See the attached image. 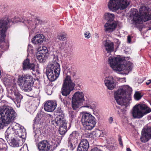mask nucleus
<instances>
[{
  "label": "nucleus",
  "mask_w": 151,
  "mask_h": 151,
  "mask_svg": "<svg viewBox=\"0 0 151 151\" xmlns=\"http://www.w3.org/2000/svg\"><path fill=\"white\" fill-rule=\"evenodd\" d=\"M131 0H110L108 7L110 10L116 12L119 9L123 10L130 4Z\"/></svg>",
  "instance_id": "obj_10"
},
{
  "label": "nucleus",
  "mask_w": 151,
  "mask_h": 151,
  "mask_svg": "<svg viewBox=\"0 0 151 151\" xmlns=\"http://www.w3.org/2000/svg\"><path fill=\"white\" fill-rule=\"evenodd\" d=\"M127 151H132V150L129 148H127Z\"/></svg>",
  "instance_id": "obj_53"
},
{
  "label": "nucleus",
  "mask_w": 151,
  "mask_h": 151,
  "mask_svg": "<svg viewBox=\"0 0 151 151\" xmlns=\"http://www.w3.org/2000/svg\"><path fill=\"white\" fill-rule=\"evenodd\" d=\"M35 65L33 63H30L29 60L27 58L25 60L23 63V70H27L30 69L33 71L35 70Z\"/></svg>",
  "instance_id": "obj_23"
},
{
  "label": "nucleus",
  "mask_w": 151,
  "mask_h": 151,
  "mask_svg": "<svg viewBox=\"0 0 151 151\" xmlns=\"http://www.w3.org/2000/svg\"><path fill=\"white\" fill-rule=\"evenodd\" d=\"M130 16L132 17L133 23L134 24H139L143 21L141 16L139 14L138 11L136 9H133Z\"/></svg>",
  "instance_id": "obj_18"
},
{
  "label": "nucleus",
  "mask_w": 151,
  "mask_h": 151,
  "mask_svg": "<svg viewBox=\"0 0 151 151\" xmlns=\"http://www.w3.org/2000/svg\"><path fill=\"white\" fill-rule=\"evenodd\" d=\"M96 107L95 103L89 99L86 100L84 103V105L82 106L83 107L87 108L92 110L94 109Z\"/></svg>",
  "instance_id": "obj_28"
},
{
  "label": "nucleus",
  "mask_w": 151,
  "mask_h": 151,
  "mask_svg": "<svg viewBox=\"0 0 151 151\" xmlns=\"http://www.w3.org/2000/svg\"><path fill=\"white\" fill-rule=\"evenodd\" d=\"M20 151H28L27 146L24 145L20 149Z\"/></svg>",
  "instance_id": "obj_43"
},
{
  "label": "nucleus",
  "mask_w": 151,
  "mask_h": 151,
  "mask_svg": "<svg viewBox=\"0 0 151 151\" xmlns=\"http://www.w3.org/2000/svg\"><path fill=\"white\" fill-rule=\"evenodd\" d=\"M11 123L12 124L11 125V128H12V130H13L14 133L16 131L18 130L22 126L19 124L15 122H12Z\"/></svg>",
  "instance_id": "obj_34"
},
{
  "label": "nucleus",
  "mask_w": 151,
  "mask_h": 151,
  "mask_svg": "<svg viewBox=\"0 0 151 151\" xmlns=\"http://www.w3.org/2000/svg\"><path fill=\"white\" fill-rule=\"evenodd\" d=\"M30 49V50H32V47L31 45H28V50H29V49Z\"/></svg>",
  "instance_id": "obj_51"
},
{
  "label": "nucleus",
  "mask_w": 151,
  "mask_h": 151,
  "mask_svg": "<svg viewBox=\"0 0 151 151\" xmlns=\"http://www.w3.org/2000/svg\"><path fill=\"white\" fill-rule=\"evenodd\" d=\"M117 26L116 21L107 22L104 25V31L107 33H111L115 30Z\"/></svg>",
  "instance_id": "obj_19"
},
{
  "label": "nucleus",
  "mask_w": 151,
  "mask_h": 151,
  "mask_svg": "<svg viewBox=\"0 0 151 151\" xmlns=\"http://www.w3.org/2000/svg\"><path fill=\"white\" fill-rule=\"evenodd\" d=\"M55 101H47L44 105V109L45 111L52 112L54 111L57 106Z\"/></svg>",
  "instance_id": "obj_20"
},
{
  "label": "nucleus",
  "mask_w": 151,
  "mask_h": 151,
  "mask_svg": "<svg viewBox=\"0 0 151 151\" xmlns=\"http://www.w3.org/2000/svg\"><path fill=\"white\" fill-rule=\"evenodd\" d=\"M104 82L105 86L109 90H112L116 86V82L114 78L112 76L106 77Z\"/></svg>",
  "instance_id": "obj_17"
},
{
  "label": "nucleus",
  "mask_w": 151,
  "mask_h": 151,
  "mask_svg": "<svg viewBox=\"0 0 151 151\" xmlns=\"http://www.w3.org/2000/svg\"><path fill=\"white\" fill-rule=\"evenodd\" d=\"M104 47L105 50L108 53H111L114 51V44L111 41L106 40L103 42Z\"/></svg>",
  "instance_id": "obj_21"
},
{
  "label": "nucleus",
  "mask_w": 151,
  "mask_h": 151,
  "mask_svg": "<svg viewBox=\"0 0 151 151\" xmlns=\"http://www.w3.org/2000/svg\"><path fill=\"white\" fill-rule=\"evenodd\" d=\"M122 79H124V80H125L126 79V78H122Z\"/></svg>",
  "instance_id": "obj_58"
},
{
  "label": "nucleus",
  "mask_w": 151,
  "mask_h": 151,
  "mask_svg": "<svg viewBox=\"0 0 151 151\" xmlns=\"http://www.w3.org/2000/svg\"><path fill=\"white\" fill-rule=\"evenodd\" d=\"M108 143L109 144V145L110 146V148L111 149H115L116 147V144L114 143V142H109Z\"/></svg>",
  "instance_id": "obj_41"
},
{
  "label": "nucleus",
  "mask_w": 151,
  "mask_h": 151,
  "mask_svg": "<svg viewBox=\"0 0 151 151\" xmlns=\"http://www.w3.org/2000/svg\"><path fill=\"white\" fill-rule=\"evenodd\" d=\"M95 34H96L95 37L97 38H99V36H98V34L96 33Z\"/></svg>",
  "instance_id": "obj_55"
},
{
  "label": "nucleus",
  "mask_w": 151,
  "mask_h": 151,
  "mask_svg": "<svg viewBox=\"0 0 151 151\" xmlns=\"http://www.w3.org/2000/svg\"><path fill=\"white\" fill-rule=\"evenodd\" d=\"M85 101L84 94L81 91H77L72 97V106L73 109L77 110L80 106V104Z\"/></svg>",
  "instance_id": "obj_13"
},
{
  "label": "nucleus",
  "mask_w": 151,
  "mask_h": 151,
  "mask_svg": "<svg viewBox=\"0 0 151 151\" xmlns=\"http://www.w3.org/2000/svg\"><path fill=\"white\" fill-rule=\"evenodd\" d=\"M104 17L107 22L115 21L114 20V17L113 14L109 13H106L104 14Z\"/></svg>",
  "instance_id": "obj_32"
},
{
  "label": "nucleus",
  "mask_w": 151,
  "mask_h": 151,
  "mask_svg": "<svg viewBox=\"0 0 151 151\" xmlns=\"http://www.w3.org/2000/svg\"><path fill=\"white\" fill-rule=\"evenodd\" d=\"M118 141H119V143L120 145L122 147H123V145L122 143V139L121 138V136L119 135L118 136Z\"/></svg>",
  "instance_id": "obj_44"
},
{
  "label": "nucleus",
  "mask_w": 151,
  "mask_h": 151,
  "mask_svg": "<svg viewBox=\"0 0 151 151\" xmlns=\"http://www.w3.org/2000/svg\"><path fill=\"white\" fill-rule=\"evenodd\" d=\"M149 30H150V29H151V27H149Z\"/></svg>",
  "instance_id": "obj_59"
},
{
  "label": "nucleus",
  "mask_w": 151,
  "mask_h": 151,
  "mask_svg": "<svg viewBox=\"0 0 151 151\" xmlns=\"http://www.w3.org/2000/svg\"><path fill=\"white\" fill-rule=\"evenodd\" d=\"M7 96L11 99L16 104L17 107H19L23 96L15 87L10 86L7 87Z\"/></svg>",
  "instance_id": "obj_12"
},
{
  "label": "nucleus",
  "mask_w": 151,
  "mask_h": 151,
  "mask_svg": "<svg viewBox=\"0 0 151 151\" xmlns=\"http://www.w3.org/2000/svg\"><path fill=\"white\" fill-rule=\"evenodd\" d=\"M151 112V109L144 104L135 105L132 109V114L133 118L139 119L143 116Z\"/></svg>",
  "instance_id": "obj_11"
},
{
  "label": "nucleus",
  "mask_w": 151,
  "mask_h": 151,
  "mask_svg": "<svg viewBox=\"0 0 151 151\" xmlns=\"http://www.w3.org/2000/svg\"><path fill=\"white\" fill-rule=\"evenodd\" d=\"M139 31H141V29H139Z\"/></svg>",
  "instance_id": "obj_60"
},
{
  "label": "nucleus",
  "mask_w": 151,
  "mask_h": 151,
  "mask_svg": "<svg viewBox=\"0 0 151 151\" xmlns=\"http://www.w3.org/2000/svg\"><path fill=\"white\" fill-rule=\"evenodd\" d=\"M14 133L17 137L18 136L22 139L24 138L26 134L25 129L22 126L18 130L16 131Z\"/></svg>",
  "instance_id": "obj_26"
},
{
  "label": "nucleus",
  "mask_w": 151,
  "mask_h": 151,
  "mask_svg": "<svg viewBox=\"0 0 151 151\" xmlns=\"http://www.w3.org/2000/svg\"><path fill=\"white\" fill-rule=\"evenodd\" d=\"M35 140L36 142H38L40 140V137L39 136L36 135V134H35Z\"/></svg>",
  "instance_id": "obj_46"
},
{
  "label": "nucleus",
  "mask_w": 151,
  "mask_h": 151,
  "mask_svg": "<svg viewBox=\"0 0 151 151\" xmlns=\"http://www.w3.org/2000/svg\"><path fill=\"white\" fill-rule=\"evenodd\" d=\"M16 116L17 114L12 107L4 105L0 108V116L3 118L4 120H6L9 124L14 121Z\"/></svg>",
  "instance_id": "obj_9"
},
{
  "label": "nucleus",
  "mask_w": 151,
  "mask_h": 151,
  "mask_svg": "<svg viewBox=\"0 0 151 151\" xmlns=\"http://www.w3.org/2000/svg\"><path fill=\"white\" fill-rule=\"evenodd\" d=\"M113 120V119L112 117H110L108 119V121L109 123L110 124H111L112 123Z\"/></svg>",
  "instance_id": "obj_48"
},
{
  "label": "nucleus",
  "mask_w": 151,
  "mask_h": 151,
  "mask_svg": "<svg viewBox=\"0 0 151 151\" xmlns=\"http://www.w3.org/2000/svg\"><path fill=\"white\" fill-rule=\"evenodd\" d=\"M39 119L35 118L34 120V124H33V128L34 129L35 128H39L40 127V124L38 123Z\"/></svg>",
  "instance_id": "obj_37"
},
{
  "label": "nucleus",
  "mask_w": 151,
  "mask_h": 151,
  "mask_svg": "<svg viewBox=\"0 0 151 151\" xmlns=\"http://www.w3.org/2000/svg\"><path fill=\"white\" fill-rule=\"evenodd\" d=\"M69 115L71 119H73L76 116V112L73 111H69Z\"/></svg>",
  "instance_id": "obj_40"
},
{
  "label": "nucleus",
  "mask_w": 151,
  "mask_h": 151,
  "mask_svg": "<svg viewBox=\"0 0 151 151\" xmlns=\"http://www.w3.org/2000/svg\"><path fill=\"white\" fill-rule=\"evenodd\" d=\"M48 56L49 53L47 47H43L37 55V58L40 63H43L45 62Z\"/></svg>",
  "instance_id": "obj_16"
},
{
  "label": "nucleus",
  "mask_w": 151,
  "mask_h": 151,
  "mask_svg": "<svg viewBox=\"0 0 151 151\" xmlns=\"http://www.w3.org/2000/svg\"><path fill=\"white\" fill-rule=\"evenodd\" d=\"M150 105H151V102H150Z\"/></svg>",
  "instance_id": "obj_61"
},
{
  "label": "nucleus",
  "mask_w": 151,
  "mask_h": 151,
  "mask_svg": "<svg viewBox=\"0 0 151 151\" xmlns=\"http://www.w3.org/2000/svg\"><path fill=\"white\" fill-rule=\"evenodd\" d=\"M1 71L0 70V78H1Z\"/></svg>",
  "instance_id": "obj_57"
},
{
  "label": "nucleus",
  "mask_w": 151,
  "mask_h": 151,
  "mask_svg": "<svg viewBox=\"0 0 151 151\" xmlns=\"http://www.w3.org/2000/svg\"><path fill=\"white\" fill-rule=\"evenodd\" d=\"M52 62L48 65L46 68V74L48 79L51 81L56 80L59 77L60 72L59 64L57 62L58 58L54 54L51 55Z\"/></svg>",
  "instance_id": "obj_5"
},
{
  "label": "nucleus",
  "mask_w": 151,
  "mask_h": 151,
  "mask_svg": "<svg viewBox=\"0 0 151 151\" xmlns=\"http://www.w3.org/2000/svg\"><path fill=\"white\" fill-rule=\"evenodd\" d=\"M61 101L64 104L65 106H67V105L68 104L69 102L67 100H66V99H63L62 100V99H61Z\"/></svg>",
  "instance_id": "obj_45"
},
{
  "label": "nucleus",
  "mask_w": 151,
  "mask_h": 151,
  "mask_svg": "<svg viewBox=\"0 0 151 151\" xmlns=\"http://www.w3.org/2000/svg\"><path fill=\"white\" fill-rule=\"evenodd\" d=\"M78 135V133L76 131L73 132L70 135L69 138L70 141L68 142V146L71 150H73L76 147L74 144L73 145L72 144V142L73 141V139L76 140V141Z\"/></svg>",
  "instance_id": "obj_22"
},
{
  "label": "nucleus",
  "mask_w": 151,
  "mask_h": 151,
  "mask_svg": "<svg viewBox=\"0 0 151 151\" xmlns=\"http://www.w3.org/2000/svg\"><path fill=\"white\" fill-rule=\"evenodd\" d=\"M64 122L67 123L66 120L65 119L64 116H56L55 120L52 121V124L56 126L60 125Z\"/></svg>",
  "instance_id": "obj_27"
},
{
  "label": "nucleus",
  "mask_w": 151,
  "mask_h": 151,
  "mask_svg": "<svg viewBox=\"0 0 151 151\" xmlns=\"http://www.w3.org/2000/svg\"><path fill=\"white\" fill-rule=\"evenodd\" d=\"M150 83H151V80H149L148 81H147L146 82V84H147V85H149V84Z\"/></svg>",
  "instance_id": "obj_50"
},
{
  "label": "nucleus",
  "mask_w": 151,
  "mask_h": 151,
  "mask_svg": "<svg viewBox=\"0 0 151 151\" xmlns=\"http://www.w3.org/2000/svg\"><path fill=\"white\" fill-rule=\"evenodd\" d=\"M131 41V37L129 36H128L127 37V41L129 43H130Z\"/></svg>",
  "instance_id": "obj_49"
},
{
  "label": "nucleus",
  "mask_w": 151,
  "mask_h": 151,
  "mask_svg": "<svg viewBox=\"0 0 151 151\" xmlns=\"http://www.w3.org/2000/svg\"><path fill=\"white\" fill-rule=\"evenodd\" d=\"M63 73L66 76L63 83L61 92L63 96H67L74 89L76 84L71 80L70 76H75L76 71L72 68L65 66L64 68Z\"/></svg>",
  "instance_id": "obj_3"
},
{
  "label": "nucleus",
  "mask_w": 151,
  "mask_h": 151,
  "mask_svg": "<svg viewBox=\"0 0 151 151\" xmlns=\"http://www.w3.org/2000/svg\"><path fill=\"white\" fill-rule=\"evenodd\" d=\"M91 151H102L101 150H96V149H93L91 150Z\"/></svg>",
  "instance_id": "obj_52"
},
{
  "label": "nucleus",
  "mask_w": 151,
  "mask_h": 151,
  "mask_svg": "<svg viewBox=\"0 0 151 151\" xmlns=\"http://www.w3.org/2000/svg\"><path fill=\"white\" fill-rule=\"evenodd\" d=\"M59 145L55 139L44 140L39 142L37 145L39 151H54Z\"/></svg>",
  "instance_id": "obj_8"
},
{
  "label": "nucleus",
  "mask_w": 151,
  "mask_h": 151,
  "mask_svg": "<svg viewBox=\"0 0 151 151\" xmlns=\"http://www.w3.org/2000/svg\"><path fill=\"white\" fill-rule=\"evenodd\" d=\"M35 81V79L31 76L25 74L22 75L21 78L18 79V83L24 91L29 93V94L27 96L34 97V91L32 88Z\"/></svg>",
  "instance_id": "obj_6"
},
{
  "label": "nucleus",
  "mask_w": 151,
  "mask_h": 151,
  "mask_svg": "<svg viewBox=\"0 0 151 151\" xmlns=\"http://www.w3.org/2000/svg\"><path fill=\"white\" fill-rule=\"evenodd\" d=\"M54 114L56 116H60L63 117L64 116V114L61 110L60 108H58L54 112Z\"/></svg>",
  "instance_id": "obj_36"
},
{
  "label": "nucleus",
  "mask_w": 151,
  "mask_h": 151,
  "mask_svg": "<svg viewBox=\"0 0 151 151\" xmlns=\"http://www.w3.org/2000/svg\"><path fill=\"white\" fill-rule=\"evenodd\" d=\"M7 149L6 141L2 138H0V151H6Z\"/></svg>",
  "instance_id": "obj_33"
},
{
  "label": "nucleus",
  "mask_w": 151,
  "mask_h": 151,
  "mask_svg": "<svg viewBox=\"0 0 151 151\" xmlns=\"http://www.w3.org/2000/svg\"><path fill=\"white\" fill-rule=\"evenodd\" d=\"M45 40V37L42 34H37L32 39V42L34 44H40Z\"/></svg>",
  "instance_id": "obj_25"
},
{
  "label": "nucleus",
  "mask_w": 151,
  "mask_h": 151,
  "mask_svg": "<svg viewBox=\"0 0 151 151\" xmlns=\"http://www.w3.org/2000/svg\"><path fill=\"white\" fill-rule=\"evenodd\" d=\"M142 134L140 139L142 142H146L151 138V126L150 124H147V127L143 129Z\"/></svg>",
  "instance_id": "obj_15"
},
{
  "label": "nucleus",
  "mask_w": 151,
  "mask_h": 151,
  "mask_svg": "<svg viewBox=\"0 0 151 151\" xmlns=\"http://www.w3.org/2000/svg\"><path fill=\"white\" fill-rule=\"evenodd\" d=\"M64 45L63 43H61L60 45H59L58 47L60 49V50H62L64 49Z\"/></svg>",
  "instance_id": "obj_47"
},
{
  "label": "nucleus",
  "mask_w": 151,
  "mask_h": 151,
  "mask_svg": "<svg viewBox=\"0 0 151 151\" xmlns=\"http://www.w3.org/2000/svg\"><path fill=\"white\" fill-rule=\"evenodd\" d=\"M14 78L9 76H7L3 79V81L5 85L8 86V87L11 86V84L13 82Z\"/></svg>",
  "instance_id": "obj_29"
},
{
  "label": "nucleus",
  "mask_w": 151,
  "mask_h": 151,
  "mask_svg": "<svg viewBox=\"0 0 151 151\" xmlns=\"http://www.w3.org/2000/svg\"><path fill=\"white\" fill-rule=\"evenodd\" d=\"M84 35L86 39H89L91 37V34L89 31L85 32Z\"/></svg>",
  "instance_id": "obj_42"
},
{
  "label": "nucleus",
  "mask_w": 151,
  "mask_h": 151,
  "mask_svg": "<svg viewBox=\"0 0 151 151\" xmlns=\"http://www.w3.org/2000/svg\"><path fill=\"white\" fill-rule=\"evenodd\" d=\"M89 147L88 141L86 139H82L78 147V151H87Z\"/></svg>",
  "instance_id": "obj_24"
},
{
  "label": "nucleus",
  "mask_w": 151,
  "mask_h": 151,
  "mask_svg": "<svg viewBox=\"0 0 151 151\" xmlns=\"http://www.w3.org/2000/svg\"><path fill=\"white\" fill-rule=\"evenodd\" d=\"M66 35L64 33H60L58 35L57 38L61 41H64L66 40Z\"/></svg>",
  "instance_id": "obj_38"
},
{
  "label": "nucleus",
  "mask_w": 151,
  "mask_h": 151,
  "mask_svg": "<svg viewBox=\"0 0 151 151\" xmlns=\"http://www.w3.org/2000/svg\"><path fill=\"white\" fill-rule=\"evenodd\" d=\"M117 112L118 114L120 116L121 114H120V113L119 112V110H118V111H117Z\"/></svg>",
  "instance_id": "obj_54"
},
{
  "label": "nucleus",
  "mask_w": 151,
  "mask_h": 151,
  "mask_svg": "<svg viewBox=\"0 0 151 151\" xmlns=\"http://www.w3.org/2000/svg\"><path fill=\"white\" fill-rule=\"evenodd\" d=\"M132 89L128 85L123 86L120 88L114 94V98L118 104L121 107L116 106L119 109H121L122 111H126L129 106V101Z\"/></svg>",
  "instance_id": "obj_2"
},
{
  "label": "nucleus",
  "mask_w": 151,
  "mask_h": 151,
  "mask_svg": "<svg viewBox=\"0 0 151 151\" xmlns=\"http://www.w3.org/2000/svg\"><path fill=\"white\" fill-rule=\"evenodd\" d=\"M142 96V95L138 91L136 92L134 95V97L135 99L137 101L140 99Z\"/></svg>",
  "instance_id": "obj_39"
},
{
  "label": "nucleus",
  "mask_w": 151,
  "mask_h": 151,
  "mask_svg": "<svg viewBox=\"0 0 151 151\" xmlns=\"http://www.w3.org/2000/svg\"><path fill=\"white\" fill-rule=\"evenodd\" d=\"M18 22H22L27 24V23L29 29L34 31L39 24H42L43 22L39 17L33 19L29 18L25 20L23 18L20 19L17 17L10 19L9 17L0 19V47L2 49L4 48L6 43L4 41L6 36V32L8 29L13 24Z\"/></svg>",
  "instance_id": "obj_1"
},
{
  "label": "nucleus",
  "mask_w": 151,
  "mask_h": 151,
  "mask_svg": "<svg viewBox=\"0 0 151 151\" xmlns=\"http://www.w3.org/2000/svg\"><path fill=\"white\" fill-rule=\"evenodd\" d=\"M10 145L13 147H18L21 145L19 143V141L15 139L14 138H13L11 140Z\"/></svg>",
  "instance_id": "obj_35"
},
{
  "label": "nucleus",
  "mask_w": 151,
  "mask_h": 151,
  "mask_svg": "<svg viewBox=\"0 0 151 151\" xmlns=\"http://www.w3.org/2000/svg\"><path fill=\"white\" fill-rule=\"evenodd\" d=\"M60 151H67V150L65 149H63L60 150Z\"/></svg>",
  "instance_id": "obj_56"
},
{
  "label": "nucleus",
  "mask_w": 151,
  "mask_h": 151,
  "mask_svg": "<svg viewBox=\"0 0 151 151\" xmlns=\"http://www.w3.org/2000/svg\"><path fill=\"white\" fill-rule=\"evenodd\" d=\"M13 132H14L11 127H9L5 133V136L6 141H7L10 138L12 137Z\"/></svg>",
  "instance_id": "obj_31"
},
{
  "label": "nucleus",
  "mask_w": 151,
  "mask_h": 151,
  "mask_svg": "<svg viewBox=\"0 0 151 151\" xmlns=\"http://www.w3.org/2000/svg\"><path fill=\"white\" fill-rule=\"evenodd\" d=\"M108 61L113 70L118 71H124L127 74L132 70L133 67L132 63L127 62L119 57L111 56L108 58Z\"/></svg>",
  "instance_id": "obj_4"
},
{
  "label": "nucleus",
  "mask_w": 151,
  "mask_h": 151,
  "mask_svg": "<svg viewBox=\"0 0 151 151\" xmlns=\"http://www.w3.org/2000/svg\"><path fill=\"white\" fill-rule=\"evenodd\" d=\"M81 122L84 127L88 130H91L96 124V119L90 113L83 111L80 113Z\"/></svg>",
  "instance_id": "obj_7"
},
{
  "label": "nucleus",
  "mask_w": 151,
  "mask_h": 151,
  "mask_svg": "<svg viewBox=\"0 0 151 151\" xmlns=\"http://www.w3.org/2000/svg\"><path fill=\"white\" fill-rule=\"evenodd\" d=\"M139 12L144 22L151 19V9L145 6H142L139 8Z\"/></svg>",
  "instance_id": "obj_14"
},
{
  "label": "nucleus",
  "mask_w": 151,
  "mask_h": 151,
  "mask_svg": "<svg viewBox=\"0 0 151 151\" xmlns=\"http://www.w3.org/2000/svg\"><path fill=\"white\" fill-rule=\"evenodd\" d=\"M67 123H64L60 125L59 131V133L61 135H63L65 134L68 130L67 126Z\"/></svg>",
  "instance_id": "obj_30"
}]
</instances>
